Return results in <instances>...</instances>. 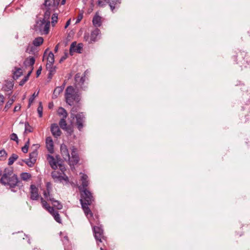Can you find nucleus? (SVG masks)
I'll return each mask as SVG.
<instances>
[{"instance_id":"obj_1","label":"nucleus","mask_w":250,"mask_h":250,"mask_svg":"<svg viewBox=\"0 0 250 250\" xmlns=\"http://www.w3.org/2000/svg\"><path fill=\"white\" fill-rule=\"evenodd\" d=\"M64 96L66 103L70 106L73 105L70 111V116L73 117L82 108L81 94L79 89L76 91L73 86L69 85L65 90Z\"/></svg>"},{"instance_id":"obj_2","label":"nucleus","mask_w":250,"mask_h":250,"mask_svg":"<svg viewBox=\"0 0 250 250\" xmlns=\"http://www.w3.org/2000/svg\"><path fill=\"white\" fill-rule=\"evenodd\" d=\"M46 159L48 161L49 164L52 169L56 170L59 166L60 170L65 175L64 171H66V168L63 164L64 160L62 159L59 154L55 156V158L53 156L50 154L46 155Z\"/></svg>"},{"instance_id":"obj_3","label":"nucleus","mask_w":250,"mask_h":250,"mask_svg":"<svg viewBox=\"0 0 250 250\" xmlns=\"http://www.w3.org/2000/svg\"><path fill=\"white\" fill-rule=\"evenodd\" d=\"M50 21L49 20L42 19L40 18L36 20V23L32 29L41 35H47L50 31Z\"/></svg>"},{"instance_id":"obj_4","label":"nucleus","mask_w":250,"mask_h":250,"mask_svg":"<svg viewBox=\"0 0 250 250\" xmlns=\"http://www.w3.org/2000/svg\"><path fill=\"white\" fill-rule=\"evenodd\" d=\"M78 189L81 195L80 204L92 205L95 199L91 192L87 188H82L81 186L78 187Z\"/></svg>"},{"instance_id":"obj_5","label":"nucleus","mask_w":250,"mask_h":250,"mask_svg":"<svg viewBox=\"0 0 250 250\" xmlns=\"http://www.w3.org/2000/svg\"><path fill=\"white\" fill-rule=\"evenodd\" d=\"M0 183L5 186H9L10 188H11L12 191H15L13 189L16 186H21L22 183L18 179V176L16 174H14L11 177H9L8 179H0Z\"/></svg>"},{"instance_id":"obj_6","label":"nucleus","mask_w":250,"mask_h":250,"mask_svg":"<svg viewBox=\"0 0 250 250\" xmlns=\"http://www.w3.org/2000/svg\"><path fill=\"white\" fill-rule=\"evenodd\" d=\"M40 199L42 207L53 216L57 222L62 224V221L59 212L55 210L54 207H51L42 197H41Z\"/></svg>"},{"instance_id":"obj_7","label":"nucleus","mask_w":250,"mask_h":250,"mask_svg":"<svg viewBox=\"0 0 250 250\" xmlns=\"http://www.w3.org/2000/svg\"><path fill=\"white\" fill-rule=\"evenodd\" d=\"M96 224L99 226H95L93 227V231L94 233V237L97 241L98 244L99 243H101V238L104 239V230L102 229V225L100 224L99 221H98Z\"/></svg>"},{"instance_id":"obj_8","label":"nucleus","mask_w":250,"mask_h":250,"mask_svg":"<svg viewBox=\"0 0 250 250\" xmlns=\"http://www.w3.org/2000/svg\"><path fill=\"white\" fill-rule=\"evenodd\" d=\"M247 53L245 51L239 50L235 52V54L232 57V59L236 64H239L240 66L244 63L245 59L246 57Z\"/></svg>"},{"instance_id":"obj_9","label":"nucleus","mask_w":250,"mask_h":250,"mask_svg":"<svg viewBox=\"0 0 250 250\" xmlns=\"http://www.w3.org/2000/svg\"><path fill=\"white\" fill-rule=\"evenodd\" d=\"M73 119L76 118V125L79 131H81L83 127V123L84 122V119L85 118L83 113V112H79L77 114L75 115L73 117H71Z\"/></svg>"},{"instance_id":"obj_10","label":"nucleus","mask_w":250,"mask_h":250,"mask_svg":"<svg viewBox=\"0 0 250 250\" xmlns=\"http://www.w3.org/2000/svg\"><path fill=\"white\" fill-rule=\"evenodd\" d=\"M60 151L61 155L62 156L64 160L67 161H67H68V164L70 167H71L70 154L67 147L65 144H62L61 145Z\"/></svg>"},{"instance_id":"obj_11","label":"nucleus","mask_w":250,"mask_h":250,"mask_svg":"<svg viewBox=\"0 0 250 250\" xmlns=\"http://www.w3.org/2000/svg\"><path fill=\"white\" fill-rule=\"evenodd\" d=\"M50 1V0H44V2L42 4V5H43L46 8V10L43 15V18L42 19L45 21L49 20L50 19V14L51 13V3H48Z\"/></svg>"},{"instance_id":"obj_12","label":"nucleus","mask_w":250,"mask_h":250,"mask_svg":"<svg viewBox=\"0 0 250 250\" xmlns=\"http://www.w3.org/2000/svg\"><path fill=\"white\" fill-rule=\"evenodd\" d=\"M52 191V184L50 182H48L46 183V190L43 192V195L44 198L48 200L49 197H53V194L51 193Z\"/></svg>"},{"instance_id":"obj_13","label":"nucleus","mask_w":250,"mask_h":250,"mask_svg":"<svg viewBox=\"0 0 250 250\" xmlns=\"http://www.w3.org/2000/svg\"><path fill=\"white\" fill-rule=\"evenodd\" d=\"M46 147L50 154L54 152V145L53 139L51 136L47 137L45 140Z\"/></svg>"},{"instance_id":"obj_14","label":"nucleus","mask_w":250,"mask_h":250,"mask_svg":"<svg viewBox=\"0 0 250 250\" xmlns=\"http://www.w3.org/2000/svg\"><path fill=\"white\" fill-rule=\"evenodd\" d=\"M50 131L52 135L55 138H58L62 134V131L56 123L51 124Z\"/></svg>"},{"instance_id":"obj_15","label":"nucleus","mask_w":250,"mask_h":250,"mask_svg":"<svg viewBox=\"0 0 250 250\" xmlns=\"http://www.w3.org/2000/svg\"><path fill=\"white\" fill-rule=\"evenodd\" d=\"M92 24L94 26L98 28L102 24V17L99 15V11L96 12L92 19Z\"/></svg>"},{"instance_id":"obj_16","label":"nucleus","mask_w":250,"mask_h":250,"mask_svg":"<svg viewBox=\"0 0 250 250\" xmlns=\"http://www.w3.org/2000/svg\"><path fill=\"white\" fill-rule=\"evenodd\" d=\"M48 201H50L53 205V207L55 209H57L58 210H60L62 208L63 205L61 203V202L58 200H56L55 198L53 197H49L47 200Z\"/></svg>"},{"instance_id":"obj_17","label":"nucleus","mask_w":250,"mask_h":250,"mask_svg":"<svg viewBox=\"0 0 250 250\" xmlns=\"http://www.w3.org/2000/svg\"><path fill=\"white\" fill-rule=\"evenodd\" d=\"M13 71V79L14 80H16L18 79L22 75L23 72L21 68L15 67L14 69L12 70Z\"/></svg>"},{"instance_id":"obj_18","label":"nucleus","mask_w":250,"mask_h":250,"mask_svg":"<svg viewBox=\"0 0 250 250\" xmlns=\"http://www.w3.org/2000/svg\"><path fill=\"white\" fill-rule=\"evenodd\" d=\"M74 80L75 81V84H77L81 85L85 81V76L84 75L81 76L80 73H77L75 76Z\"/></svg>"},{"instance_id":"obj_19","label":"nucleus","mask_w":250,"mask_h":250,"mask_svg":"<svg viewBox=\"0 0 250 250\" xmlns=\"http://www.w3.org/2000/svg\"><path fill=\"white\" fill-rule=\"evenodd\" d=\"M14 80H12L11 81L5 80V83L3 86L2 89L5 91L11 90L14 86Z\"/></svg>"},{"instance_id":"obj_20","label":"nucleus","mask_w":250,"mask_h":250,"mask_svg":"<svg viewBox=\"0 0 250 250\" xmlns=\"http://www.w3.org/2000/svg\"><path fill=\"white\" fill-rule=\"evenodd\" d=\"M13 173V167H6L3 171V173L0 178L2 179H8Z\"/></svg>"},{"instance_id":"obj_21","label":"nucleus","mask_w":250,"mask_h":250,"mask_svg":"<svg viewBox=\"0 0 250 250\" xmlns=\"http://www.w3.org/2000/svg\"><path fill=\"white\" fill-rule=\"evenodd\" d=\"M101 33L100 30L98 28H96L93 31H92L91 33L90 36V41L89 43H92L93 42H95L97 41V36Z\"/></svg>"},{"instance_id":"obj_22","label":"nucleus","mask_w":250,"mask_h":250,"mask_svg":"<svg viewBox=\"0 0 250 250\" xmlns=\"http://www.w3.org/2000/svg\"><path fill=\"white\" fill-rule=\"evenodd\" d=\"M80 174H82L81 180L82 182V188H87V187L88 186V181L87 180L88 179V176L83 172H80Z\"/></svg>"},{"instance_id":"obj_23","label":"nucleus","mask_w":250,"mask_h":250,"mask_svg":"<svg viewBox=\"0 0 250 250\" xmlns=\"http://www.w3.org/2000/svg\"><path fill=\"white\" fill-rule=\"evenodd\" d=\"M81 205L82 208L83 210L85 215L87 217L88 215H89L90 217H93V214L89 207V206H91V205H87L86 204Z\"/></svg>"},{"instance_id":"obj_24","label":"nucleus","mask_w":250,"mask_h":250,"mask_svg":"<svg viewBox=\"0 0 250 250\" xmlns=\"http://www.w3.org/2000/svg\"><path fill=\"white\" fill-rule=\"evenodd\" d=\"M44 39L42 37H38L36 38L32 41V45H34V47L40 46L43 43Z\"/></svg>"},{"instance_id":"obj_25","label":"nucleus","mask_w":250,"mask_h":250,"mask_svg":"<svg viewBox=\"0 0 250 250\" xmlns=\"http://www.w3.org/2000/svg\"><path fill=\"white\" fill-rule=\"evenodd\" d=\"M40 196L38 192V188L34 184H32V200H37Z\"/></svg>"},{"instance_id":"obj_26","label":"nucleus","mask_w":250,"mask_h":250,"mask_svg":"<svg viewBox=\"0 0 250 250\" xmlns=\"http://www.w3.org/2000/svg\"><path fill=\"white\" fill-rule=\"evenodd\" d=\"M48 3H51V7H52V10L55 12L58 9L60 3V0H50Z\"/></svg>"},{"instance_id":"obj_27","label":"nucleus","mask_w":250,"mask_h":250,"mask_svg":"<svg viewBox=\"0 0 250 250\" xmlns=\"http://www.w3.org/2000/svg\"><path fill=\"white\" fill-rule=\"evenodd\" d=\"M73 42L75 43V45L74 46V50L75 52L77 53H81L83 50V44L82 43H79L77 44L76 41Z\"/></svg>"},{"instance_id":"obj_28","label":"nucleus","mask_w":250,"mask_h":250,"mask_svg":"<svg viewBox=\"0 0 250 250\" xmlns=\"http://www.w3.org/2000/svg\"><path fill=\"white\" fill-rule=\"evenodd\" d=\"M18 158L19 156L17 154L13 153L8 159V165L9 166H11L14 162L18 159Z\"/></svg>"},{"instance_id":"obj_29","label":"nucleus","mask_w":250,"mask_h":250,"mask_svg":"<svg viewBox=\"0 0 250 250\" xmlns=\"http://www.w3.org/2000/svg\"><path fill=\"white\" fill-rule=\"evenodd\" d=\"M72 158H73V160L71 161V166H74L79 163L80 161V157L78 154L74 155L72 154Z\"/></svg>"},{"instance_id":"obj_30","label":"nucleus","mask_w":250,"mask_h":250,"mask_svg":"<svg viewBox=\"0 0 250 250\" xmlns=\"http://www.w3.org/2000/svg\"><path fill=\"white\" fill-rule=\"evenodd\" d=\"M57 68V66H54L52 68V69L49 70V73L48 74L47 78H48V80L47 81V83H49V82H50L51 80L52 79L53 76L56 72Z\"/></svg>"},{"instance_id":"obj_31","label":"nucleus","mask_w":250,"mask_h":250,"mask_svg":"<svg viewBox=\"0 0 250 250\" xmlns=\"http://www.w3.org/2000/svg\"><path fill=\"white\" fill-rule=\"evenodd\" d=\"M20 176L22 180L27 181L31 178V174L28 172H22Z\"/></svg>"},{"instance_id":"obj_32","label":"nucleus","mask_w":250,"mask_h":250,"mask_svg":"<svg viewBox=\"0 0 250 250\" xmlns=\"http://www.w3.org/2000/svg\"><path fill=\"white\" fill-rule=\"evenodd\" d=\"M31 74V69L28 71L26 76H25L24 78L19 83V85L21 86L23 85L28 80L29 76Z\"/></svg>"},{"instance_id":"obj_33","label":"nucleus","mask_w":250,"mask_h":250,"mask_svg":"<svg viewBox=\"0 0 250 250\" xmlns=\"http://www.w3.org/2000/svg\"><path fill=\"white\" fill-rule=\"evenodd\" d=\"M58 113L60 115H62L63 116L62 118H66L68 116V113L66 110L62 107H59Z\"/></svg>"},{"instance_id":"obj_34","label":"nucleus","mask_w":250,"mask_h":250,"mask_svg":"<svg viewBox=\"0 0 250 250\" xmlns=\"http://www.w3.org/2000/svg\"><path fill=\"white\" fill-rule=\"evenodd\" d=\"M58 87L59 86H57L54 90L52 97L53 99H56L58 97L59 94L62 92V90H61V89H59Z\"/></svg>"},{"instance_id":"obj_35","label":"nucleus","mask_w":250,"mask_h":250,"mask_svg":"<svg viewBox=\"0 0 250 250\" xmlns=\"http://www.w3.org/2000/svg\"><path fill=\"white\" fill-rule=\"evenodd\" d=\"M64 130L67 131L69 135H71L73 134V133L74 132V130H73V126L72 125V122H71L70 125H67V126H66L65 129H64Z\"/></svg>"},{"instance_id":"obj_36","label":"nucleus","mask_w":250,"mask_h":250,"mask_svg":"<svg viewBox=\"0 0 250 250\" xmlns=\"http://www.w3.org/2000/svg\"><path fill=\"white\" fill-rule=\"evenodd\" d=\"M37 112L38 113L39 117L42 118L43 115V106L42 102H40L39 103V106L37 108Z\"/></svg>"},{"instance_id":"obj_37","label":"nucleus","mask_w":250,"mask_h":250,"mask_svg":"<svg viewBox=\"0 0 250 250\" xmlns=\"http://www.w3.org/2000/svg\"><path fill=\"white\" fill-rule=\"evenodd\" d=\"M66 118H62L59 121V125L60 127L63 130L65 129L66 126H67V123L65 120Z\"/></svg>"},{"instance_id":"obj_38","label":"nucleus","mask_w":250,"mask_h":250,"mask_svg":"<svg viewBox=\"0 0 250 250\" xmlns=\"http://www.w3.org/2000/svg\"><path fill=\"white\" fill-rule=\"evenodd\" d=\"M58 14L56 13H54L52 16L51 24L53 27H54L56 23H57L58 22Z\"/></svg>"},{"instance_id":"obj_39","label":"nucleus","mask_w":250,"mask_h":250,"mask_svg":"<svg viewBox=\"0 0 250 250\" xmlns=\"http://www.w3.org/2000/svg\"><path fill=\"white\" fill-rule=\"evenodd\" d=\"M7 156V153L4 149L0 150V161H4L6 160Z\"/></svg>"},{"instance_id":"obj_40","label":"nucleus","mask_w":250,"mask_h":250,"mask_svg":"<svg viewBox=\"0 0 250 250\" xmlns=\"http://www.w3.org/2000/svg\"><path fill=\"white\" fill-rule=\"evenodd\" d=\"M31 132V126L28 122L25 123V130L24 134Z\"/></svg>"},{"instance_id":"obj_41","label":"nucleus","mask_w":250,"mask_h":250,"mask_svg":"<svg viewBox=\"0 0 250 250\" xmlns=\"http://www.w3.org/2000/svg\"><path fill=\"white\" fill-rule=\"evenodd\" d=\"M15 101L14 99H10L6 104L4 110H5L6 111L10 108L11 106Z\"/></svg>"},{"instance_id":"obj_42","label":"nucleus","mask_w":250,"mask_h":250,"mask_svg":"<svg viewBox=\"0 0 250 250\" xmlns=\"http://www.w3.org/2000/svg\"><path fill=\"white\" fill-rule=\"evenodd\" d=\"M23 64L25 67L31 66V56L27 57L23 62Z\"/></svg>"},{"instance_id":"obj_43","label":"nucleus","mask_w":250,"mask_h":250,"mask_svg":"<svg viewBox=\"0 0 250 250\" xmlns=\"http://www.w3.org/2000/svg\"><path fill=\"white\" fill-rule=\"evenodd\" d=\"M83 12H84V11L83 10L80 11L78 16L77 17L76 21V23H78L82 21V20L83 19Z\"/></svg>"},{"instance_id":"obj_44","label":"nucleus","mask_w":250,"mask_h":250,"mask_svg":"<svg viewBox=\"0 0 250 250\" xmlns=\"http://www.w3.org/2000/svg\"><path fill=\"white\" fill-rule=\"evenodd\" d=\"M68 57V54L67 52V51L66 50L64 53L63 56H62L61 59L59 60V62L60 63H62L64 60H65Z\"/></svg>"},{"instance_id":"obj_45","label":"nucleus","mask_w":250,"mask_h":250,"mask_svg":"<svg viewBox=\"0 0 250 250\" xmlns=\"http://www.w3.org/2000/svg\"><path fill=\"white\" fill-rule=\"evenodd\" d=\"M75 45V43L74 42H72L70 44V46L69 48V54L71 56H73L74 52H75V51L74 50V46Z\"/></svg>"},{"instance_id":"obj_46","label":"nucleus","mask_w":250,"mask_h":250,"mask_svg":"<svg viewBox=\"0 0 250 250\" xmlns=\"http://www.w3.org/2000/svg\"><path fill=\"white\" fill-rule=\"evenodd\" d=\"M10 137L11 140L16 141L17 142V143H18L19 139H18V136L16 133H12L10 135Z\"/></svg>"},{"instance_id":"obj_47","label":"nucleus","mask_w":250,"mask_h":250,"mask_svg":"<svg viewBox=\"0 0 250 250\" xmlns=\"http://www.w3.org/2000/svg\"><path fill=\"white\" fill-rule=\"evenodd\" d=\"M239 110L240 111H244V110H250V105L249 104H246L245 105V106H241L239 108Z\"/></svg>"},{"instance_id":"obj_48","label":"nucleus","mask_w":250,"mask_h":250,"mask_svg":"<svg viewBox=\"0 0 250 250\" xmlns=\"http://www.w3.org/2000/svg\"><path fill=\"white\" fill-rule=\"evenodd\" d=\"M58 179L59 180V181L60 182H62V180H64V181H65L66 182H69V178L66 175L65 176H62V175H59Z\"/></svg>"},{"instance_id":"obj_49","label":"nucleus","mask_w":250,"mask_h":250,"mask_svg":"<svg viewBox=\"0 0 250 250\" xmlns=\"http://www.w3.org/2000/svg\"><path fill=\"white\" fill-rule=\"evenodd\" d=\"M39 51L37 50L36 47H34L32 46V55H34L33 56H35V58H37L39 56Z\"/></svg>"},{"instance_id":"obj_50","label":"nucleus","mask_w":250,"mask_h":250,"mask_svg":"<svg viewBox=\"0 0 250 250\" xmlns=\"http://www.w3.org/2000/svg\"><path fill=\"white\" fill-rule=\"evenodd\" d=\"M42 68V66H40L36 72V78H38L41 74Z\"/></svg>"},{"instance_id":"obj_51","label":"nucleus","mask_w":250,"mask_h":250,"mask_svg":"<svg viewBox=\"0 0 250 250\" xmlns=\"http://www.w3.org/2000/svg\"><path fill=\"white\" fill-rule=\"evenodd\" d=\"M56 173H57L58 174H60L59 171H53L51 172V176L53 179H56V178L58 179V178H59V175L58 176L56 175Z\"/></svg>"},{"instance_id":"obj_52","label":"nucleus","mask_w":250,"mask_h":250,"mask_svg":"<svg viewBox=\"0 0 250 250\" xmlns=\"http://www.w3.org/2000/svg\"><path fill=\"white\" fill-rule=\"evenodd\" d=\"M75 31L73 29L71 30L69 33L68 34V35H67V39H68V40H70V39H69V38H71V36H73L75 34Z\"/></svg>"},{"instance_id":"obj_53","label":"nucleus","mask_w":250,"mask_h":250,"mask_svg":"<svg viewBox=\"0 0 250 250\" xmlns=\"http://www.w3.org/2000/svg\"><path fill=\"white\" fill-rule=\"evenodd\" d=\"M22 162H24L28 167H31V162H30L29 160L22 159Z\"/></svg>"},{"instance_id":"obj_54","label":"nucleus","mask_w":250,"mask_h":250,"mask_svg":"<svg viewBox=\"0 0 250 250\" xmlns=\"http://www.w3.org/2000/svg\"><path fill=\"white\" fill-rule=\"evenodd\" d=\"M28 146L24 145L21 147V150L24 153H26L28 152Z\"/></svg>"},{"instance_id":"obj_55","label":"nucleus","mask_w":250,"mask_h":250,"mask_svg":"<svg viewBox=\"0 0 250 250\" xmlns=\"http://www.w3.org/2000/svg\"><path fill=\"white\" fill-rule=\"evenodd\" d=\"M240 86H241L240 89H242V90L244 92L245 91L244 90H245L246 92L248 91V89H247V87L245 85L244 83L240 84Z\"/></svg>"},{"instance_id":"obj_56","label":"nucleus","mask_w":250,"mask_h":250,"mask_svg":"<svg viewBox=\"0 0 250 250\" xmlns=\"http://www.w3.org/2000/svg\"><path fill=\"white\" fill-rule=\"evenodd\" d=\"M89 33L87 32L84 33V37H83L84 40L85 41H87L89 40Z\"/></svg>"},{"instance_id":"obj_57","label":"nucleus","mask_w":250,"mask_h":250,"mask_svg":"<svg viewBox=\"0 0 250 250\" xmlns=\"http://www.w3.org/2000/svg\"><path fill=\"white\" fill-rule=\"evenodd\" d=\"M97 4L98 6L102 7H104L105 5V4L103 2V1L101 0H98L97 2Z\"/></svg>"},{"instance_id":"obj_58","label":"nucleus","mask_w":250,"mask_h":250,"mask_svg":"<svg viewBox=\"0 0 250 250\" xmlns=\"http://www.w3.org/2000/svg\"><path fill=\"white\" fill-rule=\"evenodd\" d=\"M107 3L108 4L109 6L110 7L111 10L113 12V10L115 8V5H112V3H110V1H107Z\"/></svg>"},{"instance_id":"obj_59","label":"nucleus","mask_w":250,"mask_h":250,"mask_svg":"<svg viewBox=\"0 0 250 250\" xmlns=\"http://www.w3.org/2000/svg\"><path fill=\"white\" fill-rule=\"evenodd\" d=\"M71 23V19H68L65 23L64 25V29H66Z\"/></svg>"},{"instance_id":"obj_60","label":"nucleus","mask_w":250,"mask_h":250,"mask_svg":"<svg viewBox=\"0 0 250 250\" xmlns=\"http://www.w3.org/2000/svg\"><path fill=\"white\" fill-rule=\"evenodd\" d=\"M47 62L49 63V64H50V65L51 66H53V64L55 62V58H53V60L52 61H50L49 60V58L48 57L47 58Z\"/></svg>"},{"instance_id":"obj_61","label":"nucleus","mask_w":250,"mask_h":250,"mask_svg":"<svg viewBox=\"0 0 250 250\" xmlns=\"http://www.w3.org/2000/svg\"><path fill=\"white\" fill-rule=\"evenodd\" d=\"M54 66H51L50 65V64H49L48 62H47L46 64V66H45V67H46V70H51L52 69V68L54 67Z\"/></svg>"},{"instance_id":"obj_62","label":"nucleus","mask_w":250,"mask_h":250,"mask_svg":"<svg viewBox=\"0 0 250 250\" xmlns=\"http://www.w3.org/2000/svg\"><path fill=\"white\" fill-rule=\"evenodd\" d=\"M54 107V103L53 102H49L48 103V107L49 109H52Z\"/></svg>"},{"instance_id":"obj_63","label":"nucleus","mask_w":250,"mask_h":250,"mask_svg":"<svg viewBox=\"0 0 250 250\" xmlns=\"http://www.w3.org/2000/svg\"><path fill=\"white\" fill-rule=\"evenodd\" d=\"M21 109V106L18 105H16L14 107V112H16L19 110H20Z\"/></svg>"},{"instance_id":"obj_64","label":"nucleus","mask_w":250,"mask_h":250,"mask_svg":"<svg viewBox=\"0 0 250 250\" xmlns=\"http://www.w3.org/2000/svg\"><path fill=\"white\" fill-rule=\"evenodd\" d=\"M70 148L71 149V151H72V152H77L78 151V149L77 148H76L75 146H71Z\"/></svg>"}]
</instances>
